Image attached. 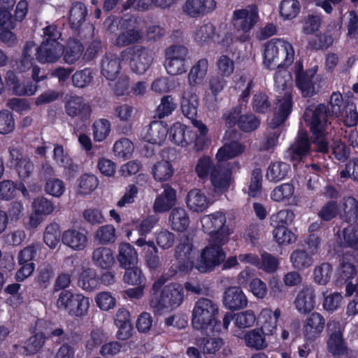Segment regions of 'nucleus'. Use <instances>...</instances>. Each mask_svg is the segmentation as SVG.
<instances>
[{"mask_svg":"<svg viewBox=\"0 0 358 358\" xmlns=\"http://www.w3.org/2000/svg\"><path fill=\"white\" fill-rule=\"evenodd\" d=\"M167 280V278L161 276L153 282L150 289V306L155 313L164 309L176 308L182 303V287L173 283L163 287Z\"/></svg>","mask_w":358,"mask_h":358,"instance_id":"nucleus-1","label":"nucleus"},{"mask_svg":"<svg viewBox=\"0 0 358 358\" xmlns=\"http://www.w3.org/2000/svg\"><path fill=\"white\" fill-rule=\"evenodd\" d=\"M218 314L219 306L216 302L208 298L199 299L192 310L193 328L206 334L220 331V327H217Z\"/></svg>","mask_w":358,"mask_h":358,"instance_id":"nucleus-2","label":"nucleus"},{"mask_svg":"<svg viewBox=\"0 0 358 358\" xmlns=\"http://www.w3.org/2000/svg\"><path fill=\"white\" fill-rule=\"evenodd\" d=\"M275 86L282 91L285 94L282 99H278L276 103L275 111L273 118L270 122L272 128H276L281 125L286 120L292 111V101L290 92L292 86V76L290 73L285 69H279L276 71L274 77Z\"/></svg>","mask_w":358,"mask_h":358,"instance_id":"nucleus-3","label":"nucleus"},{"mask_svg":"<svg viewBox=\"0 0 358 358\" xmlns=\"http://www.w3.org/2000/svg\"><path fill=\"white\" fill-rule=\"evenodd\" d=\"M264 65L268 69L289 66L294 61L292 45L280 38H273L264 45Z\"/></svg>","mask_w":358,"mask_h":358,"instance_id":"nucleus-4","label":"nucleus"},{"mask_svg":"<svg viewBox=\"0 0 358 358\" xmlns=\"http://www.w3.org/2000/svg\"><path fill=\"white\" fill-rule=\"evenodd\" d=\"M259 20L258 8L251 5L234 11L232 17L233 36L236 41L245 42L250 38V31Z\"/></svg>","mask_w":358,"mask_h":358,"instance_id":"nucleus-5","label":"nucleus"},{"mask_svg":"<svg viewBox=\"0 0 358 358\" xmlns=\"http://www.w3.org/2000/svg\"><path fill=\"white\" fill-rule=\"evenodd\" d=\"M226 243L227 236L224 234L209 239V245L203 250L201 259L196 265V269L203 273L210 272L224 262L226 255L222 247Z\"/></svg>","mask_w":358,"mask_h":358,"instance_id":"nucleus-6","label":"nucleus"},{"mask_svg":"<svg viewBox=\"0 0 358 358\" xmlns=\"http://www.w3.org/2000/svg\"><path fill=\"white\" fill-rule=\"evenodd\" d=\"M195 171L198 176L203 180L208 179L210 173L211 183L216 189L224 190L229 187V172L222 169L220 165L213 166L210 159L208 157H201L198 160Z\"/></svg>","mask_w":358,"mask_h":358,"instance_id":"nucleus-7","label":"nucleus"},{"mask_svg":"<svg viewBox=\"0 0 358 358\" xmlns=\"http://www.w3.org/2000/svg\"><path fill=\"white\" fill-rule=\"evenodd\" d=\"M57 307L74 317H82L87 314L89 299L82 294H74L69 290H62L57 300Z\"/></svg>","mask_w":358,"mask_h":358,"instance_id":"nucleus-8","label":"nucleus"},{"mask_svg":"<svg viewBox=\"0 0 358 358\" xmlns=\"http://www.w3.org/2000/svg\"><path fill=\"white\" fill-rule=\"evenodd\" d=\"M316 73V67L304 71L302 63L296 62L294 65L296 85L303 97H311L320 91V86L317 83L318 78Z\"/></svg>","mask_w":358,"mask_h":358,"instance_id":"nucleus-9","label":"nucleus"},{"mask_svg":"<svg viewBox=\"0 0 358 358\" xmlns=\"http://www.w3.org/2000/svg\"><path fill=\"white\" fill-rule=\"evenodd\" d=\"M329 106L320 103L313 109L307 108L304 113V120L309 124L313 134H322L326 131L331 124V120L336 117L331 115Z\"/></svg>","mask_w":358,"mask_h":358,"instance_id":"nucleus-10","label":"nucleus"},{"mask_svg":"<svg viewBox=\"0 0 358 358\" xmlns=\"http://www.w3.org/2000/svg\"><path fill=\"white\" fill-rule=\"evenodd\" d=\"M130 55L129 66L137 74H143L150 67L154 60V53L143 45H134L127 49Z\"/></svg>","mask_w":358,"mask_h":358,"instance_id":"nucleus-11","label":"nucleus"},{"mask_svg":"<svg viewBox=\"0 0 358 358\" xmlns=\"http://www.w3.org/2000/svg\"><path fill=\"white\" fill-rule=\"evenodd\" d=\"M201 224L203 231L210 235V239L214 236L226 235L227 242L229 241V230L225 226L226 216L222 212H216L203 216L201 218Z\"/></svg>","mask_w":358,"mask_h":358,"instance_id":"nucleus-12","label":"nucleus"},{"mask_svg":"<svg viewBox=\"0 0 358 358\" xmlns=\"http://www.w3.org/2000/svg\"><path fill=\"white\" fill-rule=\"evenodd\" d=\"M66 114L71 117H79L85 122L90 118L92 108L82 96H71L65 103Z\"/></svg>","mask_w":358,"mask_h":358,"instance_id":"nucleus-13","label":"nucleus"},{"mask_svg":"<svg viewBox=\"0 0 358 358\" xmlns=\"http://www.w3.org/2000/svg\"><path fill=\"white\" fill-rule=\"evenodd\" d=\"M310 150V141L308 134L303 131H299L295 141L288 149L287 153L291 161L299 162L308 156Z\"/></svg>","mask_w":358,"mask_h":358,"instance_id":"nucleus-14","label":"nucleus"},{"mask_svg":"<svg viewBox=\"0 0 358 358\" xmlns=\"http://www.w3.org/2000/svg\"><path fill=\"white\" fill-rule=\"evenodd\" d=\"M248 299L239 287L233 286L226 288L224 292L223 304L231 310H238L248 306Z\"/></svg>","mask_w":358,"mask_h":358,"instance_id":"nucleus-15","label":"nucleus"},{"mask_svg":"<svg viewBox=\"0 0 358 358\" xmlns=\"http://www.w3.org/2000/svg\"><path fill=\"white\" fill-rule=\"evenodd\" d=\"M64 52L63 45L59 42L53 43L43 41L38 47L37 60L41 64L53 63L57 62Z\"/></svg>","mask_w":358,"mask_h":358,"instance_id":"nucleus-16","label":"nucleus"},{"mask_svg":"<svg viewBox=\"0 0 358 358\" xmlns=\"http://www.w3.org/2000/svg\"><path fill=\"white\" fill-rule=\"evenodd\" d=\"M325 325L324 318L317 313H313L304 322L303 334L306 339L314 341L322 332Z\"/></svg>","mask_w":358,"mask_h":358,"instance_id":"nucleus-17","label":"nucleus"},{"mask_svg":"<svg viewBox=\"0 0 358 358\" xmlns=\"http://www.w3.org/2000/svg\"><path fill=\"white\" fill-rule=\"evenodd\" d=\"M216 7L214 0H187L182 12L190 17H196L213 11Z\"/></svg>","mask_w":358,"mask_h":358,"instance_id":"nucleus-18","label":"nucleus"},{"mask_svg":"<svg viewBox=\"0 0 358 358\" xmlns=\"http://www.w3.org/2000/svg\"><path fill=\"white\" fill-rule=\"evenodd\" d=\"M163 188V192L156 197L153 204L155 213L167 212L176 204V189L167 184Z\"/></svg>","mask_w":358,"mask_h":358,"instance_id":"nucleus-19","label":"nucleus"},{"mask_svg":"<svg viewBox=\"0 0 358 358\" xmlns=\"http://www.w3.org/2000/svg\"><path fill=\"white\" fill-rule=\"evenodd\" d=\"M117 260L122 268H128L136 266L138 254L135 248L129 243H121L118 246Z\"/></svg>","mask_w":358,"mask_h":358,"instance_id":"nucleus-20","label":"nucleus"},{"mask_svg":"<svg viewBox=\"0 0 358 358\" xmlns=\"http://www.w3.org/2000/svg\"><path fill=\"white\" fill-rule=\"evenodd\" d=\"M199 106V97L193 88H188L182 93L181 99V110L182 114L189 118L193 120L197 115Z\"/></svg>","mask_w":358,"mask_h":358,"instance_id":"nucleus-21","label":"nucleus"},{"mask_svg":"<svg viewBox=\"0 0 358 358\" xmlns=\"http://www.w3.org/2000/svg\"><path fill=\"white\" fill-rule=\"evenodd\" d=\"M120 60L117 55L106 54L101 60V74L109 81L113 82L120 73Z\"/></svg>","mask_w":358,"mask_h":358,"instance_id":"nucleus-22","label":"nucleus"},{"mask_svg":"<svg viewBox=\"0 0 358 358\" xmlns=\"http://www.w3.org/2000/svg\"><path fill=\"white\" fill-rule=\"evenodd\" d=\"M168 128L162 121H152L148 126L143 139L152 144H161L166 139Z\"/></svg>","mask_w":358,"mask_h":358,"instance_id":"nucleus-23","label":"nucleus"},{"mask_svg":"<svg viewBox=\"0 0 358 358\" xmlns=\"http://www.w3.org/2000/svg\"><path fill=\"white\" fill-rule=\"evenodd\" d=\"M315 292L313 287H306L298 294L295 301L296 308L301 313L310 312L314 308Z\"/></svg>","mask_w":358,"mask_h":358,"instance_id":"nucleus-24","label":"nucleus"},{"mask_svg":"<svg viewBox=\"0 0 358 358\" xmlns=\"http://www.w3.org/2000/svg\"><path fill=\"white\" fill-rule=\"evenodd\" d=\"M192 244L187 236L180 239L179 244L176 246L175 256L179 261V268L185 271L189 269V262L191 259Z\"/></svg>","mask_w":358,"mask_h":358,"instance_id":"nucleus-25","label":"nucleus"},{"mask_svg":"<svg viewBox=\"0 0 358 358\" xmlns=\"http://www.w3.org/2000/svg\"><path fill=\"white\" fill-rule=\"evenodd\" d=\"M62 241L74 250H82L87 245V238L85 234L76 229H68L63 232Z\"/></svg>","mask_w":358,"mask_h":358,"instance_id":"nucleus-26","label":"nucleus"},{"mask_svg":"<svg viewBox=\"0 0 358 358\" xmlns=\"http://www.w3.org/2000/svg\"><path fill=\"white\" fill-rule=\"evenodd\" d=\"M208 69V61L206 59H199L192 66L187 76L189 88L194 89L202 83L207 74Z\"/></svg>","mask_w":358,"mask_h":358,"instance_id":"nucleus-27","label":"nucleus"},{"mask_svg":"<svg viewBox=\"0 0 358 358\" xmlns=\"http://www.w3.org/2000/svg\"><path fill=\"white\" fill-rule=\"evenodd\" d=\"M224 341L220 338L203 337L197 340V345L206 358H214L223 346Z\"/></svg>","mask_w":358,"mask_h":358,"instance_id":"nucleus-28","label":"nucleus"},{"mask_svg":"<svg viewBox=\"0 0 358 358\" xmlns=\"http://www.w3.org/2000/svg\"><path fill=\"white\" fill-rule=\"evenodd\" d=\"M94 265L103 269H108L115 262V258L112 250L106 247H99L96 248L92 256Z\"/></svg>","mask_w":358,"mask_h":358,"instance_id":"nucleus-29","label":"nucleus"},{"mask_svg":"<svg viewBox=\"0 0 358 358\" xmlns=\"http://www.w3.org/2000/svg\"><path fill=\"white\" fill-rule=\"evenodd\" d=\"M343 246L353 250L352 256L358 266V224H350L343 230Z\"/></svg>","mask_w":358,"mask_h":358,"instance_id":"nucleus-30","label":"nucleus"},{"mask_svg":"<svg viewBox=\"0 0 358 358\" xmlns=\"http://www.w3.org/2000/svg\"><path fill=\"white\" fill-rule=\"evenodd\" d=\"M169 221L171 228L178 231H185L189 224L187 213L182 208H173L169 215Z\"/></svg>","mask_w":358,"mask_h":358,"instance_id":"nucleus-31","label":"nucleus"},{"mask_svg":"<svg viewBox=\"0 0 358 358\" xmlns=\"http://www.w3.org/2000/svg\"><path fill=\"white\" fill-rule=\"evenodd\" d=\"M87 15L86 6L80 1H75L72 3L69 11V22L73 29L77 30L85 21Z\"/></svg>","mask_w":358,"mask_h":358,"instance_id":"nucleus-32","label":"nucleus"},{"mask_svg":"<svg viewBox=\"0 0 358 358\" xmlns=\"http://www.w3.org/2000/svg\"><path fill=\"white\" fill-rule=\"evenodd\" d=\"M152 173L155 180L163 182L169 180L173 175L174 169L172 164L166 160L155 163L152 167Z\"/></svg>","mask_w":358,"mask_h":358,"instance_id":"nucleus-33","label":"nucleus"},{"mask_svg":"<svg viewBox=\"0 0 358 358\" xmlns=\"http://www.w3.org/2000/svg\"><path fill=\"white\" fill-rule=\"evenodd\" d=\"M187 206L194 211H203L208 206L206 196L197 189H192L187 196Z\"/></svg>","mask_w":358,"mask_h":358,"instance_id":"nucleus-34","label":"nucleus"},{"mask_svg":"<svg viewBox=\"0 0 358 358\" xmlns=\"http://www.w3.org/2000/svg\"><path fill=\"white\" fill-rule=\"evenodd\" d=\"M83 50L84 48L79 41L70 40L63 52L65 62L69 64H74L81 57Z\"/></svg>","mask_w":358,"mask_h":358,"instance_id":"nucleus-35","label":"nucleus"},{"mask_svg":"<svg viewBox=\"0 0 358 358\" xmlns=\"http://www.w3.org/2000/svg\"><path fill=\"white\" fill-rule=\"evenodd\" d=\"M289 170V166L285 162L271 163L267 169L266 176L269 181L277 182L286 177Z\"/></svg>","mask_w":358,"mask_h":358,"instance_id":"nucleus-36","label":"nucleus"},{"mask_svg":"<svg viewBox=\"0 0 358 358\" xmlns=\"http://www.w3.org/2000/svg\"><path fill=\"white\" fill-rule=\"evenodd\" d=\"M290 262L294 268L301 270L312 266L313 259L306 250L297 249L291 253Z\"/></svg>","mask_w":358,"mask_h":358,"instance_id":"nucleus-37","label":"nucleus"},{"mask_svg":"<svg viewBox=\"0 0 358 358\" xmlns=\"http://www.w3.org/2000/svg\"><path fill=\"white\" fill-rule=\"evenodd\" d=\"M343 217L348 223H355L358 219V201L349 196L343 200Z\"/></svg>","mask_w":358,"mask_h":358,"instance_id":"nucleus-38","label":"nucleus"},{"mask_svg":"<svg viewBox=\"0 0 358 358\" xmlns=\"http://www.w3.org/2000/svg\"><path fill=\"white\" fill-rule=\"evenodd\" d=\"M143 34L136 29H130L121 32L115 40V45L125 47L138 43L141 40Z\"/></svg>","mask_w":358,"mask_h":358,"instance_id":"nucleus-39","label":"nucleus"},{"mask_svg":"<svg viewBox=\"0 0 358 358\" xmlns=\"http://www.w3.org/2000/svg\"><path fill=\"white\" fill-rule=\"evenodd\" d=\"M243 151V146L237 141H231L224 144L217 152L216 158L218 161H225L236 157Z\"/></svg>","mask_w":358,"mask_h":358,"instance_id":"nucleus-40","label":"nucleus"},{"mask_svg":"<svg viewBox=\"0 0 358 358\" xmlns=\"http://www.w3.org/2000/svg\"><path fill=\"white\" fill-rule=\"evenodd\" d=\"M187 127L179 122L175 123L171 127L169 137L176 145L185 146L190 140V135L186 134Z\"/></svg>","mask_w":358,"mask_h":358,"instance_id":"nucleus-41","label":"nucleus"},{"mask_svg":"<svg viewBox=\"0 0 358 358\" xmlns=\"http://www.w3.org/2000/svg\"><path fill=\"white\" fill-rule=\"evenodd\" d=\"M77 194L85 196L90 194L98 186L99 181L94 175L84 174L78 180Z\"/></svg>","mask_w":358,"mask_h":358,"instance_id":"nucleus-42","label":"nucleus"},{"mask_svg":"<svg viewBox=\"0 0 358 358\" xmlns=\"http://www.w3.org/2000/svg\"><path fill=\"white\" fill-rule=\"evenodd\" d=\"M55 275L54 270L50 264H44L38 269V274L35 278L37 288L41 290L47 289Z\"/></svg>","mask_w":358,"mask_h":358,"instance_id":"nucleus-43","label":"nucleus"},{"mask_svg":"<svg viewBox=\"0 0 358 358\" xmlns=\"http://www.w3.org/2000/svg\"><path fill=\"white\" fill-rule=\"evenodd\" d=\"M53 155L54 159L60 166L73 172L78 171V166L73 164L71 158L64 152L62 145H56L54 148Z\"/></svg>","mask_w":358,"mask_h":358,"instance_id":"nucleus-44","label":"nucleus"},{"mask_svg":"<svg viewBox=\"0 0 358 358\" xmlns=\"http://www.w3.org/2000/svg\"><path fill=\"white\" fill-rule=\"evenodd\" d=\"M273 236L278 245H289L296 241L294 234L285 226H272Z\"/></svg>","mask_w":358,"mask_h":358,"instance_id":"nucleus-45","label":"nucleus"},{"mask_svg":"<svg viewBox=\"0 0 358 358\" xmlns=\"http://www.w3.org/2000/svg\"><path fill=\"white\" fill-rule=\"evenodd\" d=\"M264 336L259 329H253L245 334V345L257 350L265 348L267 344Z\"/></svg>","mask_w":358,"mask_h":358,"instance_id":"nucleus-46","label":"nucleus"},{"mask_svg":"<svg viewBox=\"0 0 358 358\" xmlns=\"http://www.w3.org/2000/svg\"><path fill=\"white\" fill-rule=\"evenodd\" d=\"M78 284L83 289L90 292L98 287L99 281L95 272L87 268L80 273Z\"/></svg>","mask_w":358,"mask_h":358,"instance_id":"nucleus-47","label":"nucleus"},{"mask_svg":"<svg viewBox=\"0 0 358 358\" xmlns=\"http://www.w3.org/2000/svg\"><path fill=\"white\" fill-rule=\"evenodd\" d=\"M94 238L101 245L114 243L115 241V229L111 224H106L97 229Z\"/></svg>","mask_w":358,"mask_h":358,"instance_id":"nucleus-48","label":"nucleus"},{"mask_svg":"<svg viewBox=\"0 0 358 358\" xmlns=\"http://www.w3.org/2000/svg\"><path fill=\"white\" fill-rule=\"evenodd\" d=\"M93 136L95 141L105 140L110 131V123L104 118L96 120L92 125Z\"/></svg>","mask_w":358,"mask_h":358,"instance_id":"nucleus-49","label":"nucleus"},{"mask_svg":"<svg viewBox=\"0 0 358 358\" xmlns=\"http://www.w3.org/2000/svg\"><path fill=\"white\" fill-rule=\"evenodd\" d=\"M177 104L171 95H165L161 99L159 105L155 110V116L159 119L171 115L176 108Z\"/></svg>","mask_w":358,"mask_h":358,"instance_id":"nucleus-50","label":"nucleus"},{"mask_svg":"<svg viewBox=\"0 0 358 358\" xmlns=\"http://www.w3.org/2000/svg\"><path fill=\"white\" fill-rule=\"evenodd\" d=\"M301 6L297 0H282L280 6V13L286 20L294 18L299 13Z\"/></svg>","mask_w":358,"mask_h":358,"instance_id":"nucleus-51","label":"nucleus"},{"mask_svg":"<svg viewBox=\"0 0 358 358\" xmlns=\"http://www.w3.org/2000/svg\"><path fill=\"white\" fill-rule=\"evenodd\" d=\"M338 278L336 280L337 285H343V283L350 282V280L354 278L357 275L355 266L352 263L345 262L344 260L341 264V267L338 273Z\"/></svg>","mask_w":358,"mask_h":358,"instance_id":"nucleus-52","label":"nucleus"},{"mask_svg":"<svg viewBox=\"0 0 358 358\" xmlns=\"http://www.w3.org/2000/svg\"><path fill=\"white\" fill-rule=\"evenodd\" d=\"M60 231L58 224L54 222L48 224L45 230L43 239L45 244L52 249L56 248L59 242Z\"/></svg>","mask_w":358,"mask_h":358,"instance_id":"nucleus-53","label":"nucleus"},{"mask_svg":"<svg viewBox=\"0 0 358 358\" xmlns=\"http://www.w3.org/2000/svg\"><path fill=\"white\" fill-rule=\"evenodd\" d=\"M333 271L332 266L329 263H322L315 268L314 280L319 285H324L331 279Z\"/></svg>","mask_w":358,"mask_h":358,"instance_id":"nucleus-54","label":"nucleus"},{"mask_svg":"<svg viewBox=\"0 0 358 358\" xmlns=\"http://www.w3.org/2000/svg\"><path fill=\"white\" fill-rule=\"evenodd\" d=\"M45 336L43 333L36 334L29 337L24 343V350L27 355H34L38 352L43 346Z\"/></svg>","mask_w":358,"mask_h":358,"instance_id":"nucleus-55","label":"nucleus"},{"mask_svg":"<svg viewBox=\"0 0 358 358\" xmlns=\"http://www.w3.org/2000/svg\"><path fill=\"white\" fill-rule=\"evenodd\" d=\"M278 266L279 261L277 257L268 252H264L261 255V259H259V264L257 265V268L266 273H272L278 269Z\"/></svg>","mask_w":358,"mask_h":358,"instance_id":"nucleus-56","label":"nucleus"},{"mask_svg":"<svg viewBox=\"0 0 358 358\" xmlns=\"http://www.w3.org/2000/svg\"><path fill=\"white\" fill-rule=\"evenodd\" d=\"M294 213L292 210H281L270 217L271 226H285L292 224L294 219Z\"/></svg>","mask_w":358,"mask_h":358,"instance_id":"nucleus-57","label":"nucleus"},{"mask_svg":"<svg viewBox=\"0 0 358 358\" xmlns=\"http://www.w3.org/2000/svg\"><path fill=\"white\" fill-rule=\"evenodd\" d=\"M294 193V187L290 183L277 186L271 192V197L275 201H282L290 199Z\"/></svg>","mask_w":358,"mask_h":358,"instance_id":"nucleus-58","label":"nucleus"},{"mask_svg":"<svg viewBox=\"0 0 358 358\" xmlns=\"http://www.w3.org/2000/svg\"><path fill=\"white\" fill-rule=\"evenodd\" d=\"M128 315L129 313L125 309H120L116 313V320L122 322V327H120V329L117 332L119 339L126 340L131 336V327L127 323Z\"/></svg>","mask_w":358,"mask_h":358,"instance_id":"nucleus-59","label":"nucleus"},{"mask_svg":"<svg viewBox=\"0 0 358 358\" xmlns=\"http://www.w3.org/2000/svg\"><path fill=\"white\" fill-rule=\"evenodd\" d=\"M92 79V71L90 68L78 71L72 76V82L73 85L80 88H83L89 85Z\"/></svg>","mask_w":358,"mask_h":358,"instance_id":"nucleus-60","label":"nucleus"},{"mask_svg":"<svg viewBox=\"0 0 358 358\" xmlns=\"http://www.w3.org/2000/svg\"><path fill=\"white\" fill-rule=\"evenodd\" d=\"M34 210L37 215H48L55 208L54 203L45 197H38L33 202Z\"/></svg>","mask_w":358,"mask_h":358,"instance_id":"nucleus-61","label":"nucleus"},{"mask_svg":"<svg viewBox=\"0 0 358 358\" xmlns=\"http://www.w3.org/2000/svg\"><path fill=\"white\" fill-rule=\"evenodd\" d=\"M214 35V27L211 24H204L198 27L194 32V40L202 45L208 42Z\"/></svg>","mask_w":358,"mask_h":358,"instance_id":"nucleus-62","label":"nucleus"},{"mask_svg":"<svg viewBox=\"0 0 358 358\" xmlns=\"http://www.w3.org/2000/svg\"><path fill=\"white\" fill-rule=\"evenodd\" d=\"M256 320L255 313L252 310H246L234 314V323L241 329L252 327Z\"/></svg>","mask_w":358,"mask_h":358,"instance_id":"nucleus-63","label":"nucleus"},{"mask_svg":"<svg viewBox=\"0 0 358 358\" xmlns=\"http://www.w3.org/2000/svg\"><path fill=\"white\" fill-rule=\"evenodd\" d=\"M259 120L253 114H245L239 117L238 125L245 132L255 130L259 125Z\"/></svg>","mask_w":358,"mask_h":358,"instance_id":"nucleus-64","label":"nucleus"}]
</instances>
